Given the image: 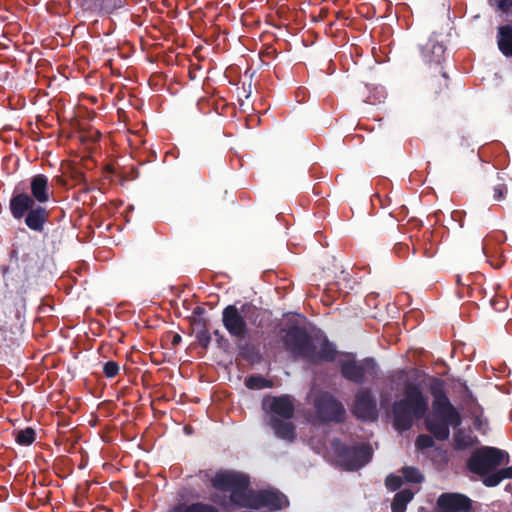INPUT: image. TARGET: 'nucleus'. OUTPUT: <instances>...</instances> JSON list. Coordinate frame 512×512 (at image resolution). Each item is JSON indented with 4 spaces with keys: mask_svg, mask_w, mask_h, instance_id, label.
I'll return each instance as SVG.
<instances>
[{
    "mask_svg": "<svg viewBox=\"0 0 512 512\" xmlns=\"http://www.w3.org/2000/svg\"><path fill=\"white\" fill-rule=\"evenodd\" d=\"M212 486L222 492H229V498H213L214 502L222 506H240L250 509L266 507L270 510H279L286 507L287 497L274 489H265L253 492L248 489L249 480L244 474L233 471H222L212 479Z\"/></svg>",
    "mask_w": 512,
    "mask_h": 512,
    "instance_id": "nucleus-1",
    "label": "nucleus"
},
{
    "mask_svg": "<svg viewBox=\"0 0 512 512\" xmlns=\"http://www.w3.org/2000/svg\"><path fill=\"white\" fill-rule=\"evenodd\" d=\"M429 389L433 402L432 413L425 420L426 428L436 439L446 440L450 435V427L461 424V416L446 396L445 385L441 379L432 378Z\"/></svg>",
    "mask_w": 512,
    "mask_h": 512,
    "instance_id": "nucleus-2",
    "label": "nucleus"
},
{
    "mask_svg": "<svg viewBox=\"0 0 512 512\" xmlns=\"http://www.w3.org/2000/svg\"><path fill=\"white\" fill-rule=\"evenodd\" d=\"M286 350L295 358H302L311 363L332 361L336 356V349L327 338L316 333L313 337L296 326L291 327L284 338Z\"/></svg>",
    "mask_w": 512,
    "mask_h": 512,
    "instance_id": "nucleus-3",
    "label": "nucleus"
},
{
    "mask_svg": "<svg viewBox=\"0 0 512 512\" xmlns=\"http://www.w3.org/2000/svg\"><path fill=\"white\" fill-rule=\"evenodd\" d=\"M429 402V395L420 383L406 381L401 397L392 405L396 429L404 431L411 428L415 419H421L427 414Z\"/></svg>",
    "mask_w": 512,
    "mask_h": 512,
    "instance_id": "nucleus-4",
    "label": "nucleus"
},
{
    "mask_svg": "<svg viewBox=\"0 0 512 512\" xmlns=\"http://www.w3.org/2000/svg\"><path fill=\"white\" fill-rule=\"evenodd\" d=\"M268 414V425L274 434L285 441L295 438V427L290 421L294 414V403L290 396L270 397L263 400Z\"/></svg>",
    "mask_w": 512,
    "mask_h": 512,
    "instance_id": "nucleus-5",
    "label": "nucleus"
},
{
    "mask_svg": "<svg viewBox=\"0 0 512 512\" xmlns=\"http://www.w3.org/2000/svg\"><path fill=\"white\" fill-rule=\"evenodd\" d=\"M10 211L15 219H22L25 214L26 225L34 231H42L47 220V210L41 206H35L34 200L25 192L16 189L10 199Z\"/></svg>",
    "mask_w": 512,
    "mask_h": 512,
    "instance_id": "nucleus-6",
    "label": "nucleus"
},
{
    "mask_svg": "<svg viewBox=\"0 0 512 512\" xmlns=\"http://www.w3.org/2000/svg\"><path fill=\"white\" fill-rule=\"evenodd\" d=\"M332 450L337 463L346 470H357L368 463L372 457V449L362 443L357 446L344 447L341 441H333Z\"/></svg>",
    "mask_w": 512,
    "mask_h": 512,
    "instance_id": "nucleus-7",
    "label": "nucleus"
},
{
    "mask_svg": "<svg viewBox=\"0 0 512 512\" xmlns=\"http://www.w3.org/2000/svg\"><path fill=\"white\" fill-rule=\"evenodd\" d=\"M507 452L494 447H484L474 452L468 460L471 472L486 475L501 464L508 463Z\"/></svg>",
    "mask_w": 512,
    "mask_h": 512,
    "instance_id": "nucleus-8",
    "label": "nucleus"
},
{
    "mask_svg": "<svg viewBox=\"0 0 512 512\" xmlns=\"http://www.w3.org/2000/svg\"><path fill=\"white\" fill-rule=\"evenodd\" d=\"M316 414L321 421H341L344 416V408L331 395L322 393L314 398Z\"/></svg>",
    "mask_w": 512,
    "mask_h": 512,
    "instance_id": "nucleus-9",
    "label": "nucleus"
},
{
    "mask_svg": "<svg viewBox=\"0 0 512 512\" xmlns=\"http://www.w3.org/2000/svg\"><path fill=\"white\" fill-rule=\"evenodd\" d=\"M222 322L228 333L235 338H243L247 333V324L234 305H229L222 312Z\"/></svg>",
    "mask_w": 512,
    "mask_h": 512,
    "instance_id": "nucleus-10",
    "label": "nucleus"
},
{
    "mask_svg": "<svg viewBox=\"0 0 512 512\" xmlns=\"http://www.w3.org/2000/svg\"><path fill=\"white\" fill-rule=\"evenodd\" d=\"M376 362L368 358L363 363H358L353 359H346L341 362V373L344 378L355 383H362L365 380L368 370H373Z\"/></svg>",
    "mask_w": 512,
    "mask_h": 512,
    "instance_id": "nucleus-11",
    "label": "nucleus"
},
{
    "mask_svg": "<svg viewBox=\"0 0 512 512\" xmlns=\"http://www.w3.org/2000/svg\"><path fill=\"white\" fill-rule=\"evenodd\" d=\"M353 413L365 421H373L377 418V406L369 391L361 390L355 396Z\"/></svg>",
    "mask_w": 512,
    "mask_h": 512,
    "instance_id": "nucleus-12",
    "label": "nucleus"
},
{
    "mask_svg": "<svg viewBox=\"0 0 512 512\" xmlns=\"http://www.w3.org/2000/svg\"><path fill=\"white\" fill-rule=\"evenodd\" d=\"M441 512H470V499L459 493H443L437 500Z\"/></svg>",
    "mask_w": 512,
    "mask_h": 512,
    "instance_id": "nucleus-13",
    "label": "nucleus"
},
{
    "mask_svg": "<svg viewBox=\"0 0 512 512\" xmlns=\"http://www.w3.org/2000/svg\"><path fill=\"white\" fill-rule=\"evenodd\" d=\"M30 188L32 199L40 204L46 203L50 199V189L48 178L43 174H37L31 178Z\"/></svg>",
    "mask_w": 512,
    "mask_h": 512,
    "instance_id": "nucleus-14",
    "label": "nucleus"
},
{
    "mask_svg": "<svg viewBox=\"0 0 512 512\" xmlns=\"http://www.w3.org/2000/svg\"><path fill=\"white\" fill-rule=\"evenodd\" d=\"M445 53V47L442 43L430 39L422 49L424 61L428 64H440Z\"/></svg>",
    "mask_w": 512,
    "mask_h": 512,
    "instance_id": "nucleus-15",
    "label": "nucleus"
},
{
    "mask_svg": "<svg viewBox=\"0 0 512 512\" xmlns=\"http://www.w3.org/2000/svg\"><path fill=\"white\" fill-rule=\"evenodd\" d=\"M498 46L507 57H512V27L503 26L498 31Z\"/></svg>",
    "mask_w": 512,
    "mask_h": 512,
    "instance_id": "nucleus-16",
    "label": "nucleus"
},
{
    "mask_svg": "<svg viewBox=\"0 0 512 512\" xmlns=\"http://www.w3.org/2000/svg\"><path fill=\"white\" fill-rule=\"evenodd\" d=\"M414 492L409 489H403L398 492L392 502V512H405L407 504L413 499Z\"/></svg>",
    "mask_w": 512,
    "mask_h": 512,
    "instance_id": "nucleus-17",
    "label": "nucleus"
},
{
    "mask_svg": "<svg viewBox=\"0 0 512 512\" xmlns=\"http://www.w3.org/2000/svg\"><path fill=\"white\" fill-rule=\"evenodd\" d=\"M169 512H218L213 506L201 502L191 505L178 504Z\"/></svg>",
    "mask_w": 512,
    "mask_h": 512,
    "instance_id": "nucleus-18",
    "label": "nucleus"
},
{
    "mask_svg": "<svg viewBox=\"0 0 512 512\" xmlns=\"http://www.w3.org/2000/svg\"><path fill=\"white\" fill-rule=\"evenodd\" d=\"M454 442L458 449H464L473 446L475 441L471 432L459 429L454 434Z\"/></svg>",
    "mask_w": 512,
    "mask_h": 512,
    "instance_id": "nucleus-19",
    "label": "nucleus"
},
{
    "mask_svg": "<svg viewBox=\"0 0 512 512\" xmlns=\"http://www.w3.org/2000/svg\"><path fill=\"white\" fill-rule=\"evenodd\" d=\"M35 440V431L32 428L20 430L16 434V441L20 445H30Z\"/></svg>",
    "mask_w": 512,
    "mask_h": 512,
    "instance_id": "nucleus-20",
    "label": "nucleus"
},
{
    "mask_svg": "<svg viewBox=\"0 0 512 512\" xmlns=\"http://www.w3.org/2000/svg\"><path fill=\"white\" fill-rule=\"evenodd\" d=\"M403 476L407 482L420 483L424 477L417 468L405 467L402 469Z\"/></svg>",
    "mask_w": 512,
    "mask_h": 512,
    "instance_id": "nucleus-21",
    "label": "nucleus"
},
{
    "mask_svg": "<svg viewBox=\"0 0 512 512\" xmlns=\"http://www.w3.org/2000/svg\"><path fill=\"white\" fill-rule=\"evenodd\" d=\"M470 413L473 418L474 427L477 430L485 431L487 428V420L483 417L482 410L477 407L472 409Z\"/></svg>",
    "mask_w": 512,
    "mask_h": 512,
    "instance_id": "nucleus-22",
    "label": "nucleus"
},
{
    "mask_svg": "<svg viewBox=\"0 0 512 512\" xmlns=\"http://www.w3.org/2000/svg\"><path fill=\"white\" fill-rule=\"evenodd\" d=\"M126 5V0H103L102 10L106 13H112Z\"/></svg>",
    "mask_w": 512,
    "mask_h": 512,
    "instance_id": "nucleus-23",
    "label": "nucleus"
},
{
    "mask_svg": "<svg viewBox=\"0 0 512 512\" xmlns=\"http://www.w3.org/2000/svg\"><path fill=\"white\" fill-rule=\"evenodd\" d=\"M246 385L250 389H263L269 387L268 381L260 376H251L247 379Z\"/></svg>",
    "mask_w": 512,
    "mask_h": 512,
    "instance_id": "nucleus-24",
    "label": "nucleus"
},
{
    "mask_svg": "<svg viewBox=\"0 0 512 512\" xmlns=\"http://www.w3.org/2000/svg\"><path fill=\"white\" fill-rule=\"evenodd\" d=\"M503 480L501 471L498 470L492 474L487 475L483 479V483L488 487L497 486Z\"/></svg>",
    "mask_w": 512,
    "mask_h": 512,
    "instance_id": "nucleus-25",
    "label": "nucleus"
},
{
    "mask_svg": "<svg viewBox=\"0 0 512 512\" xmlns=\"http://www.w3.org/2000/svg\"><path fill=\"white\" fill-rule=\"evenodd\" d=\"M196 339L201 346L207 347L211 341V336L208 330L202 329L196 333Z\"/></svg>",
    "mask_w": 512,
    "mask_h": 512,
    "instance_id": "nucleus-26",
    "label": "nucleus"
},
{
    "mask_svg": "<svg viewBox=\"0 0 512 512\" xmlns=\"http://www.w3.org/2000/svg\"><path fill=\"white\" fill-rule=\"evenodd\" d=\"M386 486L391 489L392 491H395L397 490L401 484H402V479L400 476H396V475H389L387 478H386Z\"/></svg>",
    "mask_w": 512,
    "mask_h": 512,
    "instance_id": "nucleus-27",
    "label": "nucleus"
},
{
    "mask_svg": "<svg viewBox=\"0 0 512 512\" xmlns=\"http://www.w3.org/2000/svg\"><path fill=\"white\" fill-rule=\"evenodd\" d=\"M119 371V366L114 361H109L104 365V373L107 377H114Z\"/></svg>",
    "mask_w": 512,
    "mask_h": 512,
    "instance_id": "nucleus-28",
    "label": "nucleus"
},
{
    "mask_svg": "<svg viewBox=\"0 0 512 512\" xmlns=\"http://www.w3.org/2000/svg\"><path fill=\"white\" fill-rule=\"evenodd\" d=\"M416 445L419 448H428L433 445V439L428 435H420L416 440Z\"/></svg>",
    "mask_w": 512,
    "mask_h": 512,
    "instance_id": "nucleus-29",
    "label": "nucleus"
},
{
    "mask_svg": "<svg viewBox=\"0 0 512 512\" xmlns=\"http://www.w3.org/2000/svg\"><path fill=\"white\" fill-rule=\"evenodd\" d=\"M497 8L506 13L512 9V0H494Z\"/></svg>",
    "mask_w": 512,
    "mask_h": 512,
    "instance_id": "nucleus-30",
    "label": "nucleus"
},
{
    "mask_svg": "<svg viewBox=\"0 0 512 512\" xmlns=\"http://www.w3.org/2000/svg\"><path fill=\"white\" fill-rule=\"evenodd\" d=\"M506 192V187L504 185H497L494 187V199L501 200Z\"/></svg>",
    "mask_w": 512,
    "mask_h": 512,
    "instance_id": "nucleus-31",
    "label": "nucleus"
},
{
    "mask_svg": "<svg viewBox=\"0 0 512 512\" xmlns=\"http://www.w3.org/2000/svg\"><path fill=\"white\" fill-rule=\"evenodd\" d=\"M85 1L89 6L95 8V9L102 10L103 0H85Z\"/></svg>",
    "mask_w": 512,
    "mask_h": 512,
    "instance_id": "nucleus-32",
    "label": "nucleus"
},
{
    "mask_svg": "<svg viewBox=\"0 0 512 512\" xmlns=\"http://www.w3.org/2000/svg\"><path fill=\"white\" fill-rule=\"evenodd\" d=\"M502 478L504 479H512V466L500 469Z\"/></svg>",
    "mask_w": 512,
    "mask_h": 512,
    "instance_id": "nucleus-33",
    "label": "nucleus"
},
{
    "mask_svg": "<svg viewBox=\"0 0 512 512\" xmlns=\"http://www.w3.org/2000/svg\"><path fill=\"white\" fill-rule=\"evenodd\" d=\"M10 275H11V273L8 270H6L4 273V278H5L7 284H8Z\"/></svg>",
    "mask_w": 512,
    "mask_h": 512,
    "instance_id": "nucleus-34",
    "label": "nucleus"
},
{
    "mask_svg": "<svg viewBox=\"0 0 512 512\" xmlns=\"http://www.w3.org/2000/svg\"><path fill=\"white\" fill-rule=\"evenodd\" d=\"M179 340H180V336H179V335H176V336L174 337V343L179 342Z\"/></svg>",
    "mask_w": 512,
    "mask_h": 512,
    "instance_id": "nucleus-35",
    "label": "nucleus"
}]
</instances>
